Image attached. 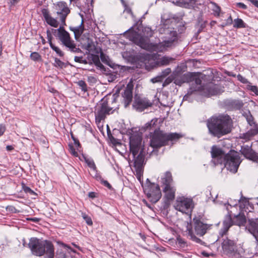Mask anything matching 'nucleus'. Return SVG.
Returning a JSON list of instances; mask_svg holds the SVG:
<instances>
[{
	"label": "nucleus",
	"mask_w": 258,
	"mask_h": 258,
	"mask_svg": "<svg viewBox=\"0 0 258 258\" xmlns=\"http://www.w3.org/2000/svg\"><path fill=\"white\" fill-rule=\"evenodd\" d=\"M212 157L215 164H224L230 172L235 173L241 163L238 153L231 150L226 154L219 148L213 146L211 151Z\"/></svg>",
	"instance_id": "nucleus-1"
},
{
	"label": "nucleus",
	"mask_w": 258,
	"mask_h": 258,
	"mask_svg": "<svg viewBox=\"0 0 258 258\" xmlns=\"http://www.w3.org/2000/svg\"><path fill=\"white\" fill-rule=\"evenodd\" d=\"M144 147L141 134L138 132L132 134L130 137V152L135 160V167L139 180L145 160V152Z\"/></svg>",
	"instance_id": "nucleus-2"
},
{
	"label": "nucleus",
	"mask_w": 258,
	"mask_h": 258,
	"mask_svg": "<svg viewBox=\"0 0 258 258\" xmlns=\"http://www.w3.org/2000/svg\"><path fill=\"white\" fill-rule=\"evenodd\" d=\"M232 121L228 115L213 116L207 121L209 133L214 137L220 138L231 131Z\"/></svg>",
	"instance_id": "nucleus-3"
},
{
	"label": "nucleus",
	"mask_w": 258,
	"mask_h": 258,
	"mask_svg": "<svg viewBox=\"0 0 258 258\" xmlns=\"http://www.w3.org/2000/svg\"><path fill=\"white\" fill-rule=\"evenodd\" d=\"M211 227L212 225L205 223L200 218L195 217L190 223H187L186 235L193 241L200 243L202 240L197 236H204Z\"/></svg>",
	"instance_id": "nucleus-4"
},
{
	"label": "nucleus",
	"mask_w": 258,
	"mask_h": 258,
	"mask_svg": "<svg viewBox=\"0 0 258 258\" xmlns=\"http://www.w3.org/2000/svg\"><path fill=\"white\" fill-rule=\"evenodd\" d=\"M182 136L177 133H165L160 130H155L151 133L150 145L154 149H158L168 144L169 141H175Z\"/></svg>",
	"instance_id": "nucleus-5"
},
{
	"label": "nucleus",
	"mask_w": 258,
	"mask_h": 258,
	"mask_svg": "<svg viewBox=\"0 0 258 258\" xmlns=\"http://www.w3.org/2000/svg\"><path fill=\"white\" fill-rule=\"evenodd\" d=\"M143 33L144 36H141L137 32L129 29L124 32V35L141 47L144 49H148L149 47V38L153 36V31L151 28L145 27L143 30Z\"/></svg>",
	"instance_id": "nucleus-6"
},
{
	"label": "nucleus",
	"mask_w": 258,
	"mask_h": 258,
	"mask_svg": "<svg viewBox=\"0 0 258 258\" xmlns=\"http://www.w3.org/2000/svg\"><path fill=\"white\" fill-rule=\"evenodd\" d=\"M28 245L33 254L37 256H41L44 253L46 254L53 249L52 243L49 241L41 240L35 237L30 239Z\"/></svg>",
	"instance_id": "nucleus-7"
},
{
	"label": "nucleus",
	"mask_w": 258,
	"mask_h": 258,
	"mask_svg": "<svg viewBox=\"0 0 258 258\" xmlns=\"http://www.w3.org/2000/svg\"><path fill=\"white\" fill-rule=\"evenodd\" d=\"M171 173L167 171L161 176L160 183L163 188L165 198L168 201H172L175 198L176 188L173 184Z\"/></svg>",
	"instance_id": "nucleus-8"
},
{
	"label": "nucleus",
	"mask_w": 258,
	"mask_h": 258,
	"mask_svg": "<svg viewBox=\"0 0 258 258\" xmlns=\"http://www.w3.org/2000/svg\"><path fill=\"white\" fill-rule=\"evenodd\" d=\"M146 184L144 188L145 193L151 202L157 203L162 196L159 185L151 182L148 179H147Z\"/></svg>",
	"instance_id": "nucleus-9"
},
{
	"label": "nucleus",
	"mask_w": 258,
	"mask_h": 258,
	"mask_svg": "<svg viewBox=\"0 0 258 258\" xmlns=\"http://www.w3.org/2000/svg\"><path fill=\"white\" fill-rule=\"evenodd\" d=\"M159 31L160 33H164L170 36L166 37V39L163 42L154 46V50L162 51L166 48L172 46L173 43L177 40V33L176 31H170L168 29H162V28H160Z\"/></svg>",
	"instance_id": "nucleus-10"
},
{
	"label": "nucleus",
	"mask_w": 258,
	"mask_h": 258,
	"mask_svg": "<svg viewBox=\"0 0 258 258\" xmlns=\"http://www.w3.org/2000/svg\"><path fill=\"white\" fill-rule=\"evenodd\" d=\"M112 113V108L108 106L107 103L103 101L98 104L95 109V115L96 122L99 124L102 120H104L106 116Z\"/></svg>",
	"instance_id": "nucleus-11"
},
{
	"label": "nucleus",
	"mask_w": 258,
	"mask_h": 258,
	"mask_svg": "<svg viewBox=\"0 0 258 258\" xmlns=\"http://www.w3.org/2000/svg\"><path fill=\"white\" fill-rule=\"evenodd\" d=\"M175 208L182 213L188 214L193 208L192 200L183 197H179L176 200Z\"/></svg>",
	"instance_id": "nucleus-12"
},
{
	"label": "nucleus",
	"mask_w": 258,
	"mask_h": 258,
	"mask_svg": "<svg viewBox=\"0 0 258 258\" xmlns=\"http://www.w3.org/2000/svg\"><path fill=\"white\" fill-rule=\"evenodd\" d=\"M57 36L62 43L65 46L69 48L70 51L75 53L82 52L81 49L77 47L74 41L71 40L70 34L68 32L60 34V35H57Z\"/></svg>",
	"instance_id": "nucleus-13"
},
{
	"label": "nucleus",
	"mask_w": 258,
	"mask_h": 258,
	"mask_svg": "<svg viewBox=\"0 0 258 258\" xmlns=\"http://www.w3.org/2000/svg\"><path fill=\"white\" fill-rule=\"evenodd\" d=\"M56 14L60 16V19L62 24L66 25V19L68 15L70 13V10L66 3L59 2L55 5Z\"/></svg>",
	"instance_id": "nucleus-14"
},
{
	"label": "nucleus",
	"mask_w": 258,
	"mask_h": 258,
	"mask_svg": "<svg viewBox=\"0 0 258 258\" xmlns=\"http://www.w3.org/2000/svg\"><path fill=\"white\" fill-rule=\"evenodd\" d=\"M134 86L132 83H128L121 95L122 98V102L124 107H127L133 100V90Z\"/></svg>",
	"instance_id": "nucleus-15"
},
{
	"label": "nucleus",
	"mask_w": 258,
	"mask_h": 258,
	"mask_svg": "<svg viewBox=\"0 0 258 258\" xmlns=\"http://www.w3.org/2000/svg\"><path fill=\"white\" fill-rule=\"evenodd\" d=\"M152 105V103L146 98H137L133 104V107L138 111H143Z\"/></svg>",
	"instance_id": "nucleus-16"
},
{
	"label": "nucleus",
	"mask_w": 258,
	"mask_h": 258,
	"mask_svg": "<svg viewBox=\"0 0 258 258\" xmlns=\"http://www.w3.org/2000/svg\"><path fill=\"white\" fill-rule=\"evenodd\" d=\"M222 247L223 251L226 254L232 253L236 250V246L234 241L227 237L223 239Z\"/></svg>",
	"instance_id": "nucleus-17"
},
{
	"label": "nucleus",
	"mask_w": 258,
	"mask_h": 258,
	"mask_svg": "<svg viewBox=\"0 0 258 258\" xmlns=\"http://www.w3.org/2000/svg\"><path fill=\"white\" fill-rule=\"evenodd\" d=\"M41 12L45 21L48 25L55 28L58 27L59 24L58 21L50 16L47 9H43Z\"/></svg>",
	"instance_id": "nucleus-18"
},
{
	"label": "nucleus",
	"mask_w": 258,
	"mask_h": 258,
	"mask_svg": "<svg viewBox=\"0 0 258 258\" xmlns=\"http://www.w3.org/2000/svg\"><path fill=\"white\" fill-rule=\"evenodd\" d=\"M203 92L207 96L216 95L220 93L218 85L211 83L205 86V91Z\"/></svg>",
	"instance_id": "nucleus-19"
},
{
	"label": "nucleus",
	"mask_w": 258,
	"mask_h": 258,
	"mask_svg": "<svg viewBox=\"0 0 258 258\" xmlns=\"http://www.w3.org/2000/svg\"><path fill=\"white\" fill-rule=\"evenodd\" d=\"M195 84L196 85V87L195 88L192 87L190 88V90L188 91L187 94L184 96V100H186L188 97V96L191 94L192 93V92L197 91H205V86L202 85L201 78H200V77L195 78Z\"/></svg>",
	"instance_id": "nucleus-20"
},
{
	"label": "nucleus",
	"mask_w": 258,
	"mask_h": 258,
	"mask_svg": "<svg viewBox=\"0 0 258 258\" xmlns=\"http://www.w3.org/2000/svg\"><path fill=\"white\" fill-rule=\"evenodd\" d=\"M258 134V128H254L249 130L246 133L243 134L240 136V138L246 141L250 140L252 137Z\"/></svg>",
	"instance_id": "nucleus-21"
},
{
	"label": "nucleus",
	"mask_w": 258,
	"mask_h": 258,
	"mask_svg": "<svg viewBox=\"0 0 258 258\" xmlns=\"http://www.w3.org/2000/svg\"><path fill=\"white\" fill-rule=\"evenodd\" d=\"M223 228L220 230L219 234L223 237L228 231L229 228L231 226V219L230 218H226L223 223Z\"/></svg>",
	"instance_id": "nucleus-22"
},
{
	"label": "nucleus",
	"mask_w": 258,
	"mask_h": 258,
	"mask_svg": "<svg viewBox=\"0 0 258 258\" xmlns=\"http://www.w3.org/2000/svg\"><path fill=\"white\" fill-rule=\"evenodd\" d=\"M157 119H153L150 121L147 122L145 124V125L143 127V129L144 131L147 130H155L157 129Z\"/></svg>",
	"instance_id": "nucleus-23"
},
{
	"label": "nucleus",
	"mask_w": 258,
	"mask_h": 258,
	"mask_svg": "<svg viewBox=\"0 0 258 258\" xmlns=\"http://www.w3.org/2000/svg\"><path fill=\"white\" fill-rule=\"evenodd\" d=\"M70 30L74 32L75 38L77 39L79 38L84 32V26L83 22L81 24L76 27L70 28Z\"/></svg>",
	"instance_id": "nucleus-24"
},
{
	"label": "nucleus",
	"mask_w": 258,
	"mask_h": 258,
	"mask_svg": "<svg viewBox=\"0 0 258 258\" xmlns=\"http://www.w3.org/2000/svg\"><path fill=\"white\" fill-rule=\"evenodd\" d=\"M173 60V58L168 56H163L157 61V65L159 66H166Z\"/></svg>",
	"instance_id": "nucleus-25"
},
{
	"label": "nucleus",
	"mask_w": 258,
	"mask_h": 258,
	"mask_svg": "<svg viewBox=\"0 0 258 258\" xmlns=\"http://www.w3.org/2000/svg\"><path fill=\"white\" fill-rule=\"evenodd\" d=\"M242 152L247 158L252 160H255L257 159L256 155L252 152V150L249 148L246 150L243 149Z\"/></svg>",
	"instance_id": "nucleus-26"
},
{
	"label": "nucleus",
	"mask_w": 258,
	"mask_h": 258,
	"mask_svg": "<svg viewBox=\"0 0 258 258\" xmlns=\"http://www.w3.org/2000/svg\"><path fill=\"white\" fill-rule=\"evenodd\" d=\"M92 60L95 66L99 68L100 69H103L104 68V66L101 63L100 61L98 55H92Z\"/></svg>",
	"instance_id": "nucleus-27"
},
{
	"label": "nucleus",
	"mask_w": 258,
	"mask_h": 258,
	"mask_svg": "<svg viewBox=\"0 0 258 258\" xmlns=\"http://www.w3.org/2000/svg\"><path fill=\"white\" fill-rule=\"evenodd\" d=\"M233 27L234 28H240L245 27V24L243 20L241 19H236L234 20Z\"/></svg>",
	"instance_id": "nucleus-28"
},
{
	"label": "nucleus",
	"mask_w": 258,
	"mask_h": 258,
	"mask_svg": "<svg viewBox=\"0 0 258 258\" xmlns=\"http://www.w3.org/2000/svg\"><path fill=\"white\" fill-rule=\"evenodd\" d=\"M85 160L88 166L92 169L93 171L96 172L97 168L94 161L92 159L89 158H85Z\"/></svg>",
	"instance_id": "nucleus-29"
},
{
	"label": "nucleus",
	"mask_w": 258,
	"mask_h": 258,
	"mask_svg": "<svg viewBox=\"0 0 258 258\" xmlns=\"http://www.w3.org/2000/svg\"><path fill=\"white\" fill-rule=\"evenodd\" d=\"M237 224L238 225H243L246 223V218L244 215H237L236 216Z\"/></svg>",
	"instance_id": "nucleus-30"
},
{
	"label": "nucleus",
	"mask_w": 258,
	"mask_h": 258,
	"mask_svg": "<svg viewBox=\"0 0 258 258\" xmlns=\"http://www.w3.org/2000/svg\"><path fill=\"white\" fill-rule=\"evenodd\" d=\"M94 177L96 178L97 180H100L101 182L103 183L104 186L107 187L109 189L111 188V186L109 183V182L107 181L104 180L103 179H102L101 177L99 175H97L96 173L94 175Z\"/></svg>",
	"instance_id": "nucleus-31"
},
{
	"label": "nucleus",
	"mask_w": 258,
	"mask_h": 258,
	"mask_svg": "<svg viewBox=\"0 0 258 258\" xmlns=\"http://www.w3.org/2000/svg\"><path fill=\"white\" fill-rule=\"evenodd\" d=\"M76 83L80 87V88L83 91H87V86L85 81L83 80H80L76 82Z\"/></svg>",
	"instance_id": "nucleus-32"
},
{
	"label": "nucleus",
	"mask_w": 258,
	"mask_h": 258,
	"mask_svg": "<svg viewBox=\"0 0 258 258\" xmlns=\"http://www.w3.org/2000/svg\"><path fill=\"white\" fill-rule=\"evenodd\" d=\"M31 59L34 61H39L41 59V55L37 52H33L30 56Z\"/></svg>",
	"instance_id": "nucleus-33"
},
{
	"label": "nucleus",
	"mask_w": 258,
	"mask_h": 258,
	"mask_svg": "<svg viewBox=\"0 0 258 258\" xmlns=\"http://www.w3.org/2000/svg\"><path fill=\"white\" fill-rule=\"evenodd\" d=\"M232 105L235 108L239 109L243 106V103L242 101L237 100L232 101Z\"/></svg>",
	"instance_id": "nucleus-34"
},
{
	"label": "nucleus",
	"mask_w": 258,
	"mask_h": 258,
	"mask_svg": "<svg viewBox=\"0 0 258 258\" xmlns=\"http://www.w3.org/2000/svg\"><path fill=\"white\" fill-rule=\"evenodd\" d=\"M50 47L60 56H62L63 55V53L60 50V49L58 47L55 46L52 43H50Z\"/></svg>",
	"instance_id": "nucleus-35"
},
{
	"label": "nucleus",
	"mask_w": 258,
	"mask_h": 258,
	"mask_svg": "<svg viewBox=\"0 0 258 258\" xmlns=\"http://www.w3.org/2000/svg\"><path fill=\"white\" fill-rule=\"evenodd\" d=\"M176 244L181 247H185L187 246L186 242L184 239L180 237H177L176 240Z\"/></svg>",
	"instance_id": "nucleus-36"
},
{
	"label": "nucleus",
	"mask_w": 258,
	"mask_h": 258,
	"mask_svg": "<svg viewBox=\"0 0 258 258\" xmlns=\"http://www.w3.org/2000/svg\"><path fill=\"white\" fill-rule=\"evenodd\" d=\"M66 253L62 249H59L56 251L55 258H66Z\"/></svg>",
	"instance_id": "nucleus-37"
},
{
	"label": "nucleus",
	"mask_w": 258,
	"mask_h": 258,
	"mask_svg": "<svg viewBox=\"0 0 258 258\" xmlns=\"http://www.w3.org/2000/svg\"><path fill=\"white\" fill-rule=\"evenodd\" d=\"M54 66L56 67L62 68L64 67V63L57 58H55Z\"/></svg>",
	"instance_id": "nucleus-38"
},
{
	"label": "nucleus",
	"mask_w": 258,
	"mask_h": 258,
	"mask_svg": "<svg viewBox=\"0 0 258 258\" xmlns=\"http://www.w3.org/2000/svg\"><path fill=\"white\" fill-rule=\"evenodd\" d=\"M171 72V70L170 68H167L165 69L164 71H163L161 74L160 76L162 77V78L163 80L167 76H168L170 73Z\"/></svg>",
	"instance_id": "nucleus-39"
},
{
	"label": "nucleus",
	"mask_w": 258,
	"mask_h": 258,
	"mask_svg": "<svg viewBox=\"0 0 258 258\" xmlns=\"http://www.w3.org/2000/svg\"><path fill=\"white\" fill-rule=\"evenodd\" d=\"M239 202L242 203L244 207L249 205V199L244 197H241V199L239 200Z\"/></svg>",
	"instance_id": "nucleus-40"
},
{
	"label": "nucleus",
	"mask_w": 258,
	"mask_h": 258,
	"mask_svg": "<svg viewBox=\"0 0 258 258\" xmlns=\"http://www.w3.org/2000/svg\"><path fill=\"white\" fill-rule=\"evenodd\" d=\"M100 59L104 63H107L109 62L108 56L105 54L103 52H101L100 53Z\"/></svg>",
	"instance_id": "nucleus-41"
},
{
	"label": "nucleus",
	"mask_w": 258,
	"mask_h": 258,
	"mask_svg": "<svg viewBox=\"0 0 258 258\" xmlns=\"http://www.w3.org/2000/svg\"><path fill=\"white\" fill-rule=\"evenodd\" d=\"M246 118L247 122L250 126H252L254 124L253 121V118L252 116L250 114V113H249V114L246 115Z\"/></svg>",
	"instance_id": "nucleus-42"
},
{
	"label": "nucleus",
	"mask_w": 258,
	"mask_h": 258,
	"mask_svg": "<svg viewBox=\"0 0 258 258\" xmlns=\"http://www.w3.org/2000/svg\"><path fill=\"white\" fill-rule=\"evenodd\" d=\"M151 81L152 83H155L157 82H161L163 81V79L160 75H159L154 78H152Z\"/></svg>",
	"instance_id": "nucleus-43"
},
{
	"label": "nucleus",
	"mask_w": 258,
	"mask_h": 258,
	"mask_svg": "<svg viewBox=\"0 0 258 258\" xmlns=\"http://www.w3.org/2000/svg\"><path fill=\"white\" fill-rule=\"evenodd\" d=\"M248 89L254 92L256 95H258V88L255 86L249 85L248 86Z\"/></svg>",
	"instance_id": "nucleus-44"
},
{
	"label": "nucleus",
	"mask_w": 258,
	"mask_h": 258,
	"mask_svg": "<svg viewBox=\"0 0 258 258\" xmlns=\"http://www.w3.org/2000/svg\"><path fill=\"white\" fill-rule=\"evenodd\" d=\"M237 79L242 83L245 84L248 82L247 80L240 75L237 76Z\"/></svg>",
	"instance_id": "nucleus-45"
},
{
	"label": "nucleus",
	"mask_w": 258,
	"mask_h": 258,
	"mask_svg": "<svg viewBox=\"0 0 258 258\" xmlns=\"http://www.w3.org/2000/svg\"><path fill=\"white\" fill-rule=\"evenodd\" d=\"M83 218L86 220V222L88 225H92L93 223H92V220L88 216H87L86 215H83Z\"/></svg>",
	"instance_id": "nucleus-46"
},
{
	"label": "nucleus",
	"mask_w": 258,
	"mask_h": 258,
	"mask_svg": "<svg viewBox=\"0 0 258 258\" xmlns=\"http://www.w3.org/2000/svg\"><path fill=\"white\" fill-rule=\"evenodd\" d=\"M251 230H251V229L249 230L250 232L252 233L253 236L255 238L256 240L258 242V229L252 230V231Z\"/></svg>",
	"instance_id": "nucleus-47"
},
{
	"label": "nucleus",
	"mask_w": 258,
	"mask_h": 258,
	"mask_svg": "<svg viewBox=\"0 0 258 258\" xmlns=\"http://www.w3.org/2000/svg\"><path fill=\"white\" fill-rule=\"evenodd\" d=\"M61 25L62 26H60L59 28L57 30V35H60V34L63 33V32H67L63 28L64 25H63L62 24Z\"/></svg>",
	"instance_id": "nucleus-48"
},
{
	"label": "nucleus",
	"mask_w": 258,
	"mask_h": 258,
	"mask_svg": "<svg viewBox=\"0 0 258 258\" xmlns=\"http://www.w3.org/2000/svg\"><path fill=\"white\" fill-rule=\"evenodd\" d=\"M47 38L48 41V43L49 44V45H50V43H52L51 40L52 38V35L49 31H47Z\"/></svg>",
	"instance_id": "nucleus-49"
},
{
	"label": "nucleus",
	"mask_w": 258,
	"mask_h": 258,
	"mask_svg": "<svg viewBox=\"0 0 258 258\" xmlns=\"http://www.w3.org/2000/svg\"><path fill=\"white\" fill-rule=\"evenodd\" d=\"M23 189L24 191L26 193H29L30 194H34V191L30 187L28 186H24L23 187Z\"/></svg>",
	"instance_id": "nucleus-50"
},
{
	"label": "nucleus",
	"mask_w": 258,
	"mask_h": 258,
	"mask_svg": "<svg viewBox=\"0 0 258 258\" xmlns=\"http://www.w3.org/2000/svg\"><path fill=\"white\" fill-rule=\"evenodd\" d=\"M46 254L47 255V256L46 258H53L54 257V248L52 249L50 251H49L47 253H46Z\"/></svg>",
	"instance_id": "nucleus-51"
},
{
	"label": "nucleus",
	"mask_w": 258,
	"mask_h": 258,
	"mask_svg": "<svg viewBox=\"0 0 258 258\" xmlns=\"http://www.w3.org/2000/svg\"><path fill=\"white\" fill-rule=\"evenodd\" d=\"M236 6L238 7L241 8L242 9H244V10H245L247 9V6L245 4H244L243 3H237Z\"/></svg>",
	"instance_id": "nucleus-52"
},
{
	"label": "nucleus",
	"mask_w": 258,
	"mask_h": 258,
	"mask_svg": "<svg viewBox=\"0 0 258 258\" xmlns=\"http://www.w3.org/2000/svg\"><path fill=\"white\" fill-rule=\"evenodd\" d=\"M6 130L5 126L2 124H0V136H2Z\"/></svg>",
	"instance_id": "nucleus-53"
},
{
	"label": "nucleus",
	"mask_w": 258,
	"mask_h": 258,
	"mask_svg": "<svg viewBox=\"0 0 258 258\" xmlns=\"http://www.w3.org/2000/svg\"><path fill=\"white\" fill-rule=\"evenodd\" d=\"M232 22H233V20H232V17L231 16H230L228 17V18L227 19L226 22L225 24V25H230L232 24Z\"/></svg>",
	"instance_id": "nucleus-54"
},
{
	"label": "nucleus",
	"mask_w": 258,
	"mask_h": 258,
	"mask_svg": "<svg viewBox=\"0 0 258 258\" xmlns=\"http://www.w3.org/2000/svg\"><path fill=\"white\" fill-rule=\"evenodd\" d=\"M72 137V138H73V139L74 140V144L76 145V146L77 147H79L80 146V144L79 143V140L76 139V138H75L73 136Z\"/></svg>",
	"instance_id": "nucleus-55"
},
{
	"label": "nucleus",
	"mask_w": 258,
	"mask_h": 258,
	"mask_svg": "<svg viewBox=\"0 0 258 258\" xmlns=\"http://www.w3.org/2000/svg\"><path fill=\"white\" fill-rule=\"evenodd\" d=\"M82 58H83L82 56H75L74 60L76 62H77L81 63Z\"/></svg>",
	"instance_id": "nucleus-56"
},
{
	"label": "nucleus",
	"mask_w": 258,
	"mask_h": 258,
	"mask_svg": "<svg viewBox=\"0 0 258 258\" xmlns=\"http://www.w3.org/2000/svg\"><path fill=\"white\" fill-rule=\"evenodd\" d=\"M189 74H184L182 76V80L183 82L188 81L189 80L187 79L188 77L189 76Z\"/></svg>",
	"instance_id": "nucleus-57"
},
{
	"label": "nucleus",
	"mask_w": 258,
	"mask_h": 258,
	"mask_svg": "<svg viewBox=\"0 0 258 258\" xmlns=\"http://www.w3.org/2000/svg\"><path fill=\"white\" fill-rule=\"evenodd\" d=\"M71 153H72V154H73L74 155L76 156H78V153L77 152H76L75 149L73 148V147H71Z\"/></svg>",
	"instance_id": "nucleus-58"
},
{
	"label": "nucleus",
	"mask_w": 258,
	"mask_h": 258,
	"mask_svg": "<svg viewBox=\"0 0 258 258\" xmlns=\"http://www.w3.org/2000/svg\"><path fill=\"white\" fill-rule=\"evenodd\" d=\"M88 196L91 198H94L96 197V194L94 192H90Z\"/></svg>",
	"instance_id": "nucleus-59"
},
{
	"label": "nucleus",
	"mask_w": 258,
	"mask_h": 258,
	"mask_svg": "<svg viewBox=\"0 0 258 258\" xmlns=\"http://www.w3.org/2000/svg\"><path fill=\"white\" fill-rule=\"evenodd\" d=\"M30 220H31L33 222H34L35 223H37L40 221V219L38 218H32L30 219Z\"/></svg>",
	"instance_id": "nucleus-60"
},
{
	"label": "nucleus",
	"mask_w": 258,
	"mask_h": 258,
	"mask_svg": "<svg viewBox=\"0 0 258 258\" xmlns=\"http://www.w3.org/2000/svg\"><path fill=\"white\" fill-rule=\"evenodd\" d=\"M172 81L171 79L169 78L166 79L165 81L164 84H168Z\"/></svg>",
	"instance_id": "nucleus-61"
},
{
	"label": "nucleus",
	"mask_w": 258,
	"mask_h": 258,
	"mask_svg": "<svg viewBox=\"0 0 258 258\" xmlns=\"http://www.w3.org/2000/svg\"><path fill=\"white\" fill-rule=\"evenodd\" d=\"M19 1H20V0H11V4L12 5H14L17 4Z\"/></svg>",
	"instance_id": "nucleus-62"
},
{
	"label": "nucleus",
	"mask_w": 258,
	"mask_h": 258,
	"mask_svg": "<svg viewBox=\"0 0 258 258\" xmlns=\"http://www.w3.org/2000/svg\"><path fill=\"white\" fill-rule=\"evenodd\" d=\"M184 2L186 3H195L196 1V0H184Z\"/></svg>",
	"instance_id": "nucleus-63"
},
{
	"label": "nucleus",
	"mask_w": 258,
	"mask_h": 258,
	"mask_svg": "<svg viewBox=\"0 0 258 258\" xmlns=\"http://www.w3.org/2000/svg\"><path fill=\"white\" fill-rule=\"evenodd\" d=\"M6 149L8 151H11L14 149V148L12 146L8 145L6 147Z\"/></svg>",
	"instance_id": "nucleus-64"
}]
</instances>
